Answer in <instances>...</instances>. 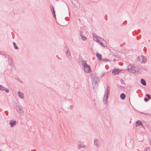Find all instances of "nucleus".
Returning <instances> with one entry per match:
<instances>
[{"instance_id":"f257e3e1","label":"nucleus","mask_w":151,"mask_h":151,"mask_svg":"<svg viewBox=\"0 0 151 151\" xmlns=\"http://www.w3.org/2000/svg\"><path fill=\"white\" fill-rule=\"evenodd\" d=\"M127 70L132 73H138L139 70L138 66L129 65L127 67Z\"/></svg>"},{"instance_id":"f03ea898","label":"nucleus","mask_w":151,"mask_h":151,"mask_svg":"<svg viewBox=\"0 0 151 151\" xmlns=\"http://www.w3.org/2000/svg\"><path fill=\"white\" fill-rule=\"evenodd\" d=\"M91 79L93 87L94 88V87L98 85L99 82V79L98 77L94 75L92 76Z\"/></svg>"},{"instance_id":"7ed1b4c3","label":"nucleus","mask_w":151,"mask_h":151,"mask_svg":"<svg viewBox=\"0 0 151 151\" xmlns=\"http://www.w3.org/2000/svg\"><path fill=\"white\" fill-rule=\"evenodd\" d=\"M82 65L86 73H90L91 72L90 66L86 64V61H82Z\"/></svg>"},{"instance_id":"20e7f679","label":"nucleus","mask_w":151,"mask_h":151,"mask_svg":"<svg viewBox=\"0 0 151 151\" xmlns=\"http://www.w3.org/2000/svg\"><path fill=\"white\" fill-rule=\"evenodd\" d=\"M16 110L20 116H23L24 114V111L22 107L20 105L16 106Z\"/></svg>"},{"instance_id":"39448f33","label":"nucleus","mask_w":151,"mask_h":151,"mask_svg":"<svg viewBox=\"0 0 151 151\" xmlns=\"http://www.w3.org/2000/svg\"><path fill=\"white\" fill-rule=\"evenodd\" d=\"M138 60L142 63H145L147 61V59L145 56L141 55L138 57Z\"/></svg>"},{"instance_id":"423d86ee","label":"nucleus","mask_w":151,"mask_h":151,"mask_svg":"<svg viewBox=\"0 0 151 151\" xmlns=\"http://www.w3.org/2000/svg\"><path fill=\"white\" fill-rule=\"evenodd\" d=\"M93 145L96 147L98 148L100 146V142L97 139L95 138L93 140Z\"/></svg>"},{"instance_id":"0eeeda50","label":"nucleus","mask_w":151,"mask_h":151,"mask_svg":"<svg viewBox=\"0 0 151 151\" xmlns=\"http://www.w3.org/2000/svg\"><path fill=\"white\" fill-rule=\"evenodd\" d=\"M93 37L94 40L98 43L101 40H103L102 38L96 34H93Z\"/></svg>"},{"instance_id":"6e6552de","label":"nucleus","mask_w":151,"mask_h":151,"mask_svg":"<svg viewBox=\"0 0 151 151\" xmlns=\"http://www.w3.org/2000/svg\"><path fill=\"white\" fill-rule=\"evenodd\" d=\"M17 121L14 120H11L9 122V124L11 127H14L16 124Z\"/></svg>"},{"instance_id":"1a4fd4ad","label":"nucleus","mask_w":151,"mask_h":151,"mask_svg":"<svg viewBox=\"0 0 151 151\" xmlns=\"http://www.w3.org/2000/svg\"><path fill=\"white\" fill-rule=\"evenodd\" d=\"M99 43L101 45L104 47H105L106 46V41L103 39V40L100 41Z\"/></svg>"},{"instance_id":"9d476101","label":"nucleus","mask_w":151,"mask_h":151,"mask_svg":"<svg viewBox=\"0 0 151 151\" xmlns=\"http://www.w3.org/2000/svg\"><path fill=\"white\" fill-rule=\"evenodd\" d=\"M110 87L109 86H107L106 87V89L105 90L104 95L107 96H108L109 95V93H110Z\"/></svg>"},{"instance_id":"9b49d317","label":"nucleus","mask_w":151,"mask_h":151,"mask_svg":"<svg viewBox=\"0 0 151 151\" xmlns=\"http://www.w3.org/2000/svg\"><path fill=\"white\" fill-rule=\"evenodd\" d=\"M0 90L1 91H5L7 93L9 92V90L7 88H5L3 86L0 85Z\"/></svg>"},{"instance_id":"f8f14e48","label":"nucleus","mask_w":151,"mask_h":151,"mask_svg":"<svg viewBox=\"0 0 151 151\" xmlns=\"http://www.w3.org/2000/svg\"><path fill=\"white\" fill-rule=\"evenodd\" d=\"M108 96H104V97L103 99V101L105 104H106L107 103L108 99Z\"/></svg>"},{"instance_id":"ddd939ff","label":"nucleus","mask_w":151,"mask_h":151,"mask_svg":"<svg viewBox=\"0 0 151 151\" xmlns=\"http://www.w3.org/2000/svg\"><path fill=\"white\" fill-rule=\"evenodd\" d=\"M66 56L69 58H70L71 57V54L70 51L69 49L67 50L65 52Z\"/></svg>"},{"instance_id":"4468645a","label":"nucleus","mask_w":151,"mask_h":151,"mask_svg":"<svg viewBox=\"0 0 151 151\" xmlns=\"http://www.w3.org/2000/svg\"><path fill=\"white\" fill-rule=\"evenodd\" d=\"M96 55L97 58H98L100 60H103V59H102L101 55L99 53H96Z\"/></svg>"},{"instance_id":"2eb2a0df","label":"nucleus","mask_w":151,"mask_h":151,"mask_svg":"<svg viewBox=\"0 0 151 151\" xmlns=\"http://www.w3.org/2000/svg\"><path fill=\"white\" fill-rule=\"evenodd\" d=\"M18 94L19 97L22 99L24 98V94L21 92L20 91H18Z\"/></svg>"},{"instance_id":"dca6fc26","label":"nucleus","mask_w":151,"mask_h":151,"mask_svg":"<svg viewBox=\"0 0 151 151\" xmlns=\"http://www.w3.org/2000/svg\"><path fill=\"white\" fill-rule=\"evenodd\" d=\"M50 8L51 9V11L52 12V13L53 14L54 17L55 18V13L53 7L52 5H51L50 6Z\"/></svg>"},{"instance_id":"f3484780","label":"nucleus","mask_w":151,"mask_h":151,"mask_svg":"<svg viewBox=\"0 0 151 151\" xmlns=\"http://www.w3.org/2000/svg\"><path fill=\"white\" fill-rule=\"evenodd\" d=\"M80 35L81 37V39L82 40L84 41L86 40V37L85 36H83V33L81 31H80Z\"/></svg>"},{"instance_id":"a211bd4d","label":"nucleus","mask_w":151,"mask_h":151,"mask_svg":"<svg viewBox=\"0 0 151 151\" xmlns=\"http://www.w3.org/2000/svg\"><path fill=\"white\" fill-rule=\"evenodd\" d=\"M119 70L118 69H114L112 71V73L116 75L119 73Z\"/></svg>"},{"instance_id":"6ab92c4d","label":"nucleus","mask_w":151,"mask_h":151,"mask_svg":"<svg viewBox=\"0 0 151 151\" xmlns=\"http://www.w3.org/2000/svg\"><path fill=\"white\" fill-rule=\"evenodd\" d=\"M142 123L140 121L138 120L136 122V126L137 127L142 124Z\"/></svg>"},{"instance_id":"aec40b11","label":"nucleus","mask_w":151,"mask_h":151,"mask_svg":"<svg viewBox=\"0 0 151 151\" xmlns=\"http://www.w3.org/2000/svg\"><path fill=\"white\" fill-rule=\"evenodd\" d=\"M125 97H126V95L125 94H124V93H122L120 94V97L121 99L122 100L124 99L125 98Z\"/></svg>"},{"instance_id":"412c9836","label":"nucleus","mask_w":151,"mask_h":151,"mask_svg":"<svg viewBox=\"0 0 151 151\" xmlns=\"http://www.w3.org/2000/svg\"><path fill=\"white\" fill-rule=\"evenodd\" d=\"M1 54L2 55L4 56L6 58H7V57L8 58V60H9L10 59V58H9V55H7L6 54V53H1Z\"/></svg>"},{"instance_id":"4be33fe9","label":"nucleus","mask_w":151,"mask_h":151,"mask_svg":"<svg viewBox=\"0 0 151 151\" xmlns=\"http://www.w3.org/2000/svg\"><path fill=\"white\" fill-rule=\"evenodd\" d=\"M141 83L142 84L144 85L145 86L146 85V82L145 80L143 79H141Z\"/></svg>"},{"instance_id":"5701e85b","label":"nucleus","mask_w":151,"mask_h":151,"mask_svg":"<svg viewBox=\"0 0 151 151\" xmlns=\"http://www.w3.org/2000/svg\"><path fill=\"white\" fill-rule=\"evenodd\" d=\"M78 147L79 149H80L81 148H84L85 147V146L82 144H79L78 145Z\"/></svg>"},{"instance_id":"b1692460","label":"nucleus","mask_w":151,"mask_h":151,"mask_svg":"<svg viewBox=\"0 0 151 151\" xmlns=\"http://www.w3.org/2000/svg\"><path fill=\"white\" fill-rule=\"evenodd\" d=\"M150 147L146 148L144 149V151H150Z\"/></svg>"},{"instance_id":"393cba45","label":"nucleus","mask_w":151,"mask_h":151,"mask_svg":"<svg viewBox=\"0 0 151 151\" xmlns=\"http://www.w3.org/2000/svg\"><path fill=\"white\" fill-rule=\"evenodd\" d=\"M13 45L15 49H18V47L16 46V43L15 42H14L13 43Z\"/></svg>"},{"instance_id":"a878e982","label":"nucleus","mask_w":151,"mask_h":151,"mask_svg":"<svg viewBox=\"0 0 151 151\" xmlns=\"http://www.w3.org/2000/svg\"><path fill=\"white\" fill-rule=\"evenodd\" d=\"M141 113L144 114L146 115L147 116H151V114H146L144 112H142Z\"/></svg>"},{"instance_id":"bb28decb","label":"nucleus","mask_w":151,"mask_h":151,"mask_svg":"<svg viewBox=\"0 0 151 151\" xmlns=\"http://www.w3.org/2000/svg\"><path fill=\"white\" fill-rule=\"evenodd\" d=\"M146 96L148 97L149 99H150L151 98L149 94H147Z\"/></svg>"},{"instance_id":"cd10ccee","label":"nucleus","mask_w":151,"mask_h":151,"mask_svg":"<svg viewBox=\"0 0 151 151\" xmlns=\"http://www.w3.org/2000/svg\"><path fill=\"white\" fill-rule=\"evenodd\" d=\"M120 81L122 85H123V84H125V83L121 79L120 80Z\"/></svg>"},{"instance_id":"c85d7f7f","label":"nucleus","mask_w":151,"mask_h":151,"mask_svg":"<svg viewBox=\"0 0 151 151\" xmlns=\"http://www.w3.org/2000/svg\"><path fill=\"white\" fill-rule=\"evenodd\" d=\"M102 60H103L105 62H107L109 61L107 59H104Z\"/></svg>"},{"instance_id":"c756f323","label":"nucleus","mask_w":151,"mask_h":151,"mask_svg":"<svg viewBox=\"0 0 151 151\" xmlns=\"http://www.w3.org/2000/svg\"><path fill=\"white\" fill-rule=\"evenodd\" d=\"M144 100L145 101H148V99L147 98H145Z\"/></svg>"},{"instance_id":"7c9ffc66","label":"nucleus","mask_w":151,"mask_h":151,"mask_svg":"<svg viewBox=\"0 0 151 151\" xmlns=\"http://www.w3.org/2000/svg\"><path fill=\"white\" fill-rule=\"evenodd\" d=\"M5 114L6 115H8V112L7 111H5Z\"/></svg>"},{"instance_id":"2f4dec72","label":"nucleus","mask_w":151,"mask_h":151,"mask_svg":"<svg viewBox=\"0 0 151 151\" xmlns=\"http://www.w3.org/2000/svg\"><path fill=\"white\" fill-rule=\"evenodd\" d=\"M112 55L114 56H116L117 55L116 53H115L114 54H112Z\"/></svg>"},{"instance_id":"473e14b6","label":"nucleus","mask_w":151,"mask_h":151,"mask_svg":"<svg viewBox=\"0 0 151 151\" xmlns=\"http://www.w3.org/2000/svg\"><path fill=\"white\" fill-rule=\"evenodd\" d=\"M78 20H79V21L80 22H81V20L80 19H78Z\"/></svg>"},{"instance_id":"72a5a7b5","label":"nucleus","mask_w":151,"mask_h":151,"mask_svg":"<svg viewBox=\"0 0 151 151\" xmlns=\"http://www.w3.org/2000/svg\"><path fill=\"white\" fill-rule=\"evenodd\" d=\"M150 145H151V141H150Z\"/></svg>"},{"instance_id":"f704fd0d","label":"nucleus","mask_w":151,"mask_h":151,"mask_svg":"<svg viewBox=\"0 0 151 151\" xmlns=\"http://www.w3.org/2000/svg\"><path fill=\"white\" fill-rule=\"evenodd\" d=\"M70 108H71L72 107V106H70Z\"/></svg>"},{"instance_id":"c9c22d12","label":"nucleus","mask_w":151,"mask_h":151,"mask_svg":"<svg viewBox=\"0 0 151 151\" xmlns=\"http://www.w3.org/2000/svg\"><path fill=\"white\" fill-rule=\"evenodd\" d=\"M69 15L70 16V12H69Z\"/></svg>"},{"instance_id":"e433bc0d","label":"nucleus","mask_w":151,"mask_h":151,"mask_svg":"<svg viewBox=\"0 0 151 151\" xmlns=\"http://www.w3.org/2000/svg\"><path fill=\"white\" fill-rule=\"evenodd\" d=\"M20 82H22V81H20Z\"/></svg>"},{"instance_id":"4c0bfd02","label":"nucleus","mask_w":151,"mask_h":151,"mask_svg":"<svg viewBox=\"0 0 151 151\" xmlns=\"http://www.w3.org/2000/svg\"><path fill=\"white\" fill-rule=\"evenodd\" d=\"M52 10L53 11V8H52Z\"/></svg>"}]
</instances>
